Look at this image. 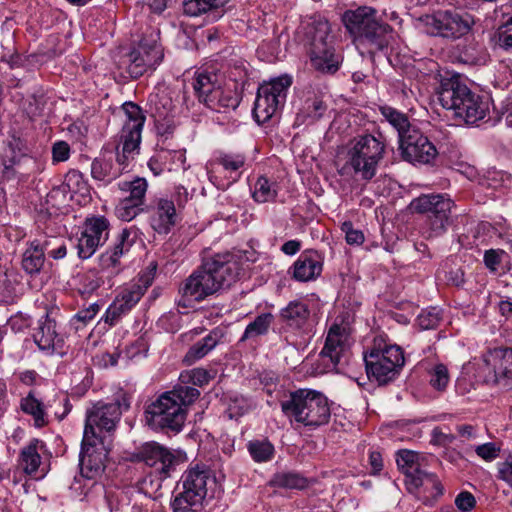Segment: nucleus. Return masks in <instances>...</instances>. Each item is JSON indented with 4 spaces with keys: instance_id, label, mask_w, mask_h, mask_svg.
Returning a JSON list of instances; mask_svg holds the SVG:
<instances>
[{
    "instance_id": "38",
    "label": "nucleus",
    "mask_w": 512,
    "mask_h": 512,
    "mask_svg": "<svg viewBox=\"0 0 512 512\" xmlns=\"http://www.w3.org/2000/svg\"><path fill=\"white\" fill-rule=\"evenodd\" d=\"M225 0H184L183 10L188 16H199L209 11H217L223 6Z\"/></svg>"
},
{
    "instance_id": "17",
    "label": "nucleus",
    "mask_w": 512,
    "mask_h": 512,
    "mask_svg": "<svg viewBox=\"0 0 512 512\" xmlns=\"http://www.w3.org/2000/svg\"><path fill=\"white\" fill-rule=\"evenodd\" d=\"M399 149L402 158L412 164H430L438 155L434 144L416 127L402 136Z\"/></svg>"
},
{
    "instance_id": "19",
    "label": "nucleus",
    "mask_w": 512,
    "mask_h": 512,
    "mask_svg": "<svg viewBox=\"0 0 512 512\" xmlns=\"http://www.w3.org/2000/svg\"><path fill=\"white\" fill-rule=\"evenodd\" d=\"M132 460L143 462L153 468L160 475V479L167 478L178 462L170 449L155 441L146 442L138 447L132 454Z\"/></svg>"
},
{
    "instance_id": "35",
    "label": "nucleus",
    "mask_w": 512,
    "mask_h": 512,
    "mask_svg": "<svg viewBox=\"0 0 512 512\" xmlns=\"http://www.w3.org/2000/svg\"><path fill=\"white\" fill-rule=\"evenodd\" d=\"M379 109L384 119L398 132L399 140L404 134L408 133V129L414 128V126L410 124L406 114L399 110L388 105L380 106Z\"/></svg>"
},
{
    "instance_id": "44",
    "label": "nucleus",
    "mask_w": 512,
    "mask_h": 512,
    "mask_svg": "<svg viewBox=\"0 0 512 512\" xmlns=\"http://www.w3.org/2000/svg\"><path fill=\"white\" fill-rule=\"evenodd\" d=\"M430 385L437 391H445L449 382L450 374L444 364H436L429 372Z\"/></svg>"
},
{
    "instance_id": "9",
    "label": "nucleus",
    "mask_w": 512,
    "mask_h": 512,
    "mask_svg": "<svg viewBox=\"0 0 512 512\" xmlns=\"http://www.w3.org/2000/svg\"><path fill=\"white\" fill-rule=\"evenodd\" d=\"M181 491L171 501L173 512H197L207 496L208 483H214L210 472L196 466L184 472L181 477Z\"/></svg>"
},
{
    "instance_id": "2",
    "label": "nucleus",
    "mask_w": 512,
    "mask_h": 512,
    "mask_svg": "<svg viewBox=\"0 0 512 512\" xmlns=\"http://www.w3.org/2000/svg\"><path fill=\"white\" fill-rule=\"evenodd\" d=\"M343 23L360 54L381 51L389 44L391 27L378 18L376 9L359 6L343 14Z\"/></svg>"
},
{
    "instance_id": "59",
    "label": "nucleus",
    "mask_w": 512,
    "mask_h": 512,
    "mask_svg": "<svg viewBox=\"0 0 512 512\" xmlns=\"http://www.w3.org/2000/svg\"><path fill=\"white\" fill-rule=\"evenodd\" d=\"M498 477L512 486V453L503 462L498 463Z\"/></svg>"
},
{
    "instance_id": "15",
    "label": "nucleus",
    "mask_w": 512,
    "mask_h": 512,
    "mask_svg": "<svg viewBox=\"0 0 512 512\" xmlns=\"http://www.w3.org/2000/svg\"><path fill=\"white\" fill-rule=\"evenodd\" d=\"M109 450L102 439L83 437L79 454L80 474L83 478L99 481L105 472Z\"/></svg>"
},
{
    "instance_id": "57",
    "label": "nucleus",
    "mask_w": 512,
    "mask_h": 512,
    "mask_svg": "<svg viewBox=\"0 0 512 512\" xmlns=\"http://www.w3.org/2000/svg\"><path fill=\"white\" fill-rule=\"evenodd\" d=\"M71 191L66 187V183L54 187L47 195V201L53 202V205L64 204L68 200V194Z\"/></svg>"
},
{
    "instance_id": "5",
    "label": "nucleus",
    "mask_w": 512,
    "mask_h": 512,
    "mask_svg": "<svg viewBox=\"0 0 512 512\" xmlns=\"http://www.w3.org/2000/svg\"><path fill=\"white\" fill-rule=\"evenodd\" d=\"M331 409L320 391L300 388L290 392V417L300 425L315 429L328 423Z\"/></svg>"
},
{
    "instance_id": "45",
    "label": "nucleus",
    "mask_w": 512,
    "mask_h": 512,
    "mask_svg": "<svg viewBox=\"0 0 512 512\" xmlns=\"http://www.w3.org/2000/svg\"><path fill=\"white\" fill-rule=\"evenodd\" d=\"M213 376L205 369L195 368L190 371H185L180 375V381L183 384H192L194 386L207 385Z\"/></svg>"
},
{
    "instance_id": "47",
    "label": "nucleus",
    "mask_w": 512,
    "mask_h": 512,
    "mask_svg": "<svg viewBox=\"0 0 512 512\" xmlns=\"http://www.w3.org/2000/svg\"><path fill=\"white\" fill-rule=\"evenodd\" d=\"M246 158L240 153H220L216 162L225 170L236 172L244 166Z\"/></svg>"
},
{
    "instance_id": "28",
    "label": "nucleus",
    "mask_w": 512,
    "mask_h": 512,
    "mask_svg": "<svg viewBox=\"0 0 512 512\" xmlns=\"http://www.w3.org/2000/svg\"><path fill=\"white\" fill-rule=\"evenodd\" d=\"M129 158L130 157L124 158L123 154H118L116 160L117 164L113 162L112 158H95L91 164V175L95 180L110 183L122 174L120 166H123V169H125L126 161H128Z\"/></svg>"
},
{
    "instance_id": "42",
    "label": "nucleus",
    "mask_w": 512,
    "mask_h": 512,
    "mask_svg": "<svg viewBox=\"0 0 512 512\" xmlns=\"http://www.w3.org/2000/svg\"><path fill=\"white\" fill-rule=\"evenodd\" d=\"M326 110V106L319 99L308 98L302 108V112L298 113L295 120V126L300 125L304 122L306 117H310L313 120L320 118Z\"/></svg>"
},
{
    "instance_id": "51",
    "label": "nucleus",
    "mask_w": 512,
    "mask_h": 512,
    "mask_svg": "<svg viewBox=\"0 0 512 512\" xmlns=\"http://www.w3.org/2000/svg\"><path fill=\"white\" fill-rule=\"evenodd\" d=\"M493 39L501 48H512V16L498 27Z\"/></svg>"
},
{
    "instance_id": "41",
    "label": "nucleus",
    "mask_w": 512,
    "mask_h": 512,
    "mask_svg": "<svg viewBox=\"0 0 512 512\" xmlns=\"http://www.w3.org/2000/svg\"><path fill=\"white\" fill-rule=\"evenodd\" d=\"M418 455L411 450H400L397 452L396 463L398 467L404 472L405 480H409L411 474H416V471H422L417 463Z\"/></svg>"
},
{
    "instance_id": "7",
    "label": "nucleus",
    "mask_w": 512,
    "mask_h": 512,
    "mask_svg": "<svg viewBox=\"0 0 512 512\" xmlns=\"http://www.w3.org/2000/svg\"><path fill=\"white\" fill-rule=\"evenodd\" d=\"M159 39V31L152 29L121 58L120 66L125 68L131 78L141 77L163 61L164 52Z\"/></svg>"
},
{
    "instance_id": "6",
    "label": "nucleus",
    "mask_w": 512,
    "mask_h": 512,
    "mask_svg": "<svg viewBox=\"0 0 512 512\" xmlns=\"http://www.w3.org/2000/svg\"><path fill=\"white\" fill-rule=\"evenodd\" d=\"M192 85L199 101L217 112L235 110L240 104L242 87L236 81L217 86L215 75L201 72L195 76Z\"/></svg>"
},
{
    "instance_id": "50",
    "label": "nucleus",
    "mask_w": 512,
    "mask_h": 512,
    "mask_svg": "<svg viewBox=\"0 0 512 512\" xmlns=\"http://www.w3.org/2000/svg\"><path fill=\"white\" fill-rule=\"evenodd\" d=\"M102 245L99 240L95 241L93 237L82 231L77 244L78 256L82 259H88L96 252L97 248Z\"/></svg>"
},
{
    "instance_id": "8",
    "label": "nucleus",
    "mask_w": 512,
    "mask_h": 512,
    "mask_svg": "<svg viewBox=\"0 0 512 512\" xmlns=\"http://www.w3.org/2000/svg\"><path fill=\"white\" fill-rule=\"evenodd\" d=\"M367 375L379 385L394 380L404 364V356L397 345L375 341L371 350L364 355Z\"/></svg>"
},
{
    "instance_id": "61",
    "label": "nucleus",
    "mask_w": 512,
    "mask_h": 512,
    "mask_svg": "<svg viewBox=\"0 0 512 512\" xmlns=\"http://www.w3.org/2000/svg\"><path fill=\"white\" fill-rule=\"evenodd\" d=\"M208 353V349H206L203 344L198 341L188 350L187 354L185 355V361L188 363H193L196 360L203 358Z\"/></svg>"
},
{
    "instance_id": "29",
    "label": "nucleus",
    "mask_w": 512,
    "mask_h": 512,
    "mask_svg": "<svg viewBox=\"0 0 512 512\" xmlns=\"http://www.w3.org/2000/svg\"><path fill=\"white\" fill-rule=\"evenodd\" d=\"M44 446V443L39 439H32L27 446L23 447L20 453V464L23 471L35 479H40L45 474L44 469L40 470L41 456L39 454Z\"/></svg>"
},
{
    "instance_id": "20",
    "label": "nucleus",
    "mask_w": 512,
    "mask_h": 512,
    "mask_svg": "<svg viewBox=\"0 0 512 512\" xmlns=\"http://www.w3.org/2000/svg\"><path fill=\"white\" fill-rule=\"evenodd\" d=\"M204 262L208 272L217 281L219 290L231 287L243 273L240 260L231 253H218L204 259Z\"/></svg>"
},
{
    "instance_id": "1",
    "label": "nucleus",
    "mask_w": 512,
    "mask_h": 512,
    "mask_svg": "<svg viewBox=\"0 0 512 512\" xmlns=\"http://www.w3.org/2000/svg\"><path fill=\"white\" fill-rule=\"evenodd\" d=\"M333 39L330 23L319 14L303 17L295 31V40L304 45L312 66L321 73L334 74L342 62Z\"/></svg>"
},
{
    "instance_id": "53",
    "label": "nucleus",
    "mask_w": 512,
    "mask_h": 512,
    "mask_svg": "<svg viewBox=\"0 0 512 512\" xmlns=\"http://www.w3.org/2000/svg\"><path fill=\"white\" fill-rule=\"evenodd\" d=\"M275 197L276 191L270 188L268 180L265 178L258 179L255 185V191L253 193V198L255 201L264 203L274 199Z\"/></svg>"
},
{
    "instance_id": "63",
    "label": "nucleus",
    "mask_w": 512,
    "mask_h": 512,
    "mask_svg": "<svg viewBox=\"0 0 512 512\" xmlns=\"http://www.w3.org/2000/svg\"><path fill=\"white\" fill-rule=\"evenodd\" d=\"M431 435H432L431 442L433 444H436V445L445 446V445L451 444L453 442V440H454V436L453 435L448 434V433H444L439 428H434L432 430V434Z\"/></svg>"
},
{
    "instance_id": "43",
    "label": "nucleus",
    "mask_w": 512,
    "mask_h": 512,
    "mask_svg": "<svg viewBox=\"0 0 512 512\" xmlns=\"http://www.w3.org/2000/svg\"><path fill=\"white\" fill-rule=\"evenodd\" d=\"M64 182L71 193H78L82 196L89 195V184L80 171L74 169L69 170L65 175Z\"/></svg>"
},
{
    "instance_id": "48",
    "label": "nucleus",
    "mask_w": 512,
    "mask_h": 512,
    "mask_svg": "<svg viewBox=\"0 0 512 512\" xmlns=\"http://www.w3.org/2000/svg\"><path fill=\"white\" fill-rule=\"evenodd\" d=\"M130 311L128 305L123 304L115 298V300L106 309L105 315L102 318L109 326H114L119 322L123 315Z\"/></svg>"
},
{
    "instance_id": "34",
    "label": "nucleus",
    "mask_w": 512,
    "mask_h": 512,
    "mask_svg": "<svg viewBox=\"0 0 512 512\" xmlns=\"http://www.w3.org/2000/svg\"><path fill=\"white\" fill-rule=\"evenodd\" d=\"M150 285L151 278L149 276L140 277L137 282L125 288L116 299L128 305V308L131 310L139 302Z\"/></svg>"
},
{
    "instance_id": "10",
    "label": "nucleus",
    "mask_w": 512,
    "mask_h": 512,
    "mask_svg": "<svg viewBox=\"0 0 512 512\" xmlns=\"http://www.w3.org/2000/svg\"><path fill=\"white\" fill-rule=\"evenodd\" d=\"M473 376L476 381L498 383L501 379L512 380V349L497 348L488 351L481 360L463 366V375Z\"/></svg>"
},
{
    "instance_id": "55",
    "label": "nucleus",
    "mask_w": 512,
    "mask_h": 512,
    "mask_svg": "<svg viewBox=\"0 0 512 512\" xmlns=\"http://www.w3.org/2000/svg\"><path fill=\"white\" fill-rule=\"evenodd\" d=\"M341 231L345 234L346 242L350 245H361L364 242L363 232L359 229H355L350 221L342 223Z\"/></svg>"
},
{
    "instance_id": "13",
    "label": "nucleus",
    "mask_w": 512,
    "mask_h": 512,
    "mask_svg": "<svg viewBox=\"0 0 512 512\" xmlns=\"http://www.w3.org/2000/svg\"><path fill=\"white\" fill-rule=\"evenodd\" d=\"M187 411L165 392L145 409L147 425L156 431L179 433L185 423Z\"/></svg>"
},
{
    "instance_id": "23",
    "label": "nucleus",
    "mask_w": 512,
    "mask_h": 512,
    "mask_svg": "<svg viewBox=\"0 0 512 512\" xmlns=\"http://www.w3.org/2000/svg\"><path fill=\"white\" fill-rule=\"evenodd\" d=\"M216 283L217 281L208 272V267L203 261L202 265L182 283L179 291L184 297L202 301L219 291Z\"/></svg>"
},
{
    "instance_id": "12",
    "label": "nucleus",
    "mask_w": 512,
    "mask_h": 512,
    "mask_svg": "<svg viewBox=\"0 0 512 512\" xmlns=\"http://www.w3.org/2000/svg\"><path fill=\"white\" fill-rule=\"evenodd\" d=\"M419 22L429 35L458 39L471 30L474 17L464 11L440 10L420 17Z\"/></svg>"
},
{
    "instance_id": "36",
    "label": "nucleus",
    "mask_w": 512,
    "mask_h": 512,
    "mask_svg": "<svg viewBox=\"0 0 512 512\" xmlns=\"http://www.w3.org/2000/svg\"><path fill=\"white\" fill-rule=\"evenodd\" d=\"M273 320L274 316L271 313H262L258 315L254 321L250 322L246 326L240 340L245 341L267 334Z\"/></svg>"
},
{
    "instance_id": "56",
    "label": "nucleus",
    "mask_w": 512,
    "mask_h": 512,
    "mask_svg": "<svg viewBox=\"0 0 512 512\" xmlns=\"http://www.w3.org/2000/svg\"><path fill=\"white\" fill-rule=\"evenodd\" d=\"M500 448L493 442L475 447V453L485 461H493L499 456Z\"/></svg>"
},
{
    "instance_id": "14",
    "label": "nucleus",
    "mask_w": 512,
    "mask_h": 512,
    "mask_svg": "<svg viewBox=\"0 0 512 512\" xmlns=\"http://www.w3.org/2000/svg\"><path fill=\"white\" fill-rule=\"evenodd\" d=\"M287 92V75H282L269 83L260 85L253 108V116L258 124L269 121L284 108Z\"/></svg>"
},
{
    "instance_id": "24",
    "label": "nucleus",
    "mask_w": 512,
    "mask_h": 512,
    "mask_svg": "<svg viewBox=\"0 0 512 512\" xmlns=\"http://www.w3.org/2000/svg\"><path fill=\"white\" fill-rule=\"evenodd\" d=\"M320 355L328 359L333 367L348 361L349 334L345 327L338 324L330 327Z\"/></svg>"
},
{
    "instance_id": "58",
    "label": "nucleus",
    "mask_w": 512,
    "mask_h": 512,
    "mask_svg": "<svg viewBox=\"0 0 512 512\" xmlns=\"http://www.w3.org/2000/svg\"><path fill=\"white\" fill-rule=\"evenodd\" d=\"M454 502L456 507L462 512L471 511L476 505L475 497L468 491L460 492Z\"/></svg>"
},
{
    "instance_id": "62",
    "label": "nucleus",
    "mask_w": 512,
    "mask_h": 512,
    "mask_svg": "<svg viewBox=\"0 0 512 512\" xmlns=\"http://www.w3.org/2000/svg\"><path fill=\"white\" fill-rule=\"evenodd\" d=\"M51 240L53 241V244L46 250V254L55 260L64 258L67 254L65 243L55 238Z\"/></svg>"
},
{
    "instance_id": "11",
    "label": "nucleus",
    "mask_w": 512,
    "mask_h": 512,
    "mask_svg": "<svg viewBox=\"0 0 512 512\" xmlns=\"http://www.w3.org/2000/svg\"><path fill=\"white\" fill-rule=\"evenodd\" d=\"M454 203L450 198L437 194H425L414 199L410 207L418 213L427 214L422 233L426 238L443 235L450 225V213Z\"/></svg>"
},
{
    "instance_id": "3",
    "label": "nucleus",
    "mask_w": 512,
    "mask_h": 512,
    "mask_svg": "<svg viewBox=\"0 0 512 512\" xmlns=\"http://www.w3.org/2000/svg\"><path fill=\"white\" fill-rule=\"evenodd\" d=\"M438 100L443 108L451 110L455 117L466 124H475L482 120L489 109L488 102L480 95L453 79L442 82Z\"/></svg>"
},
{
    "instance_id": "25",
    "label": "nucleus",
    "mask_w": 512,
    "mask_h": 512,
    "mask_svg": "<svg viewBox=\"0 0 512 512\" xmlns=\"http://www.w3.org/2000/svg\"><path fill=\"white\" fill-rule=\"evenodd\" d=\"M179 216L173 200L159 198L155 201L150 218L151 227L158 234L167 235L178 223Z\"/></svg>"
},
{
    "instance_id": "39",
    "label": "nucleus",
    "mask_w": 512,
    "mask_h": 512,
    "mask_svg": "<svg viewBox=\"0 0 512 512\" xmlns=\"http://www.w3.org/2000/svg\"><path fill=\"white\" fill-rule=\"evenodd\" d=\"M170 398H174L175 402L186 410V407L194 403L200 396V391L187 384L181 383L174 387L173 390L165 392Z\"/></svg>"
},
{
    "instance_id": "16",
    "label": "nucleus",
    "mask_w": 512,
    "mask_h": 512,
    "mask_svg": "<svg viewBox=\"0 0 512 512\" xmlns=\"http://www.w3.org/2000/svg\"><path fill=\"white\" fill-rule=\"evenodd\" d=\"M122 404L119 401L105 403L99 401L86 411V422L83 437L88 436L95 439H102L95 431L111 432L116 428L122 414Z\"/></svg>"
},
{
    "instance_id": "33",
    "label": "nucleus",
    "mask_w": 512,
    "mask_h": 512,
    "mask_svg": "<svg viewBox=\"0 0 512 512\" xmlns=\"http://www.w3.org/2000/svg\"><path fill=\"white\" fill-rule=\"evenodd\" d=\"M322 266L316 257L302 254L294 264V278L299 281H310L320 275Z\"/></svg>"
},
{
    "instance_id": "32",
    "label": "nucleus",
    "mask_w": 512,
    "mask_h": 512,
    "mask_svg": "<svg viewBox=\"0 0 512 512\" xmlns=\"http://www.w3.org/2000/svg\"><path fill=\"white\" fill-rule=\"evenodd\" d=\"M20 408L25 414L32 417L35 427L42 428L48 424L46 407L32 391L21 399Z\"/></svg>"
},
{
    "instance_id": "54",
    "label": "nucleus",
    "mask_w": 512,
    "mask_h": 512,
    "mask_svg": "<svg viewBox=\"0 0 512 512\" xmlns=\"http://www.w3.org/2000/svg\"><path fill=\"white\" fill-rule=\"evenodd\" d=\"M133 245V239L131 238V232L128 229H123L118 237L117 241L114 244L113 250L111 252L119 258L126 252L130 250Z\"/></svg>"
},
{
    "instance_id": "31",
    "label": "nucleus",
    "mask_w": 512,
    "mask_h": 512,
    "mask_svg": "<svg viewBox=\"0 0 512 512\" xmlns=\"http://www.w3.org/2000/svg\"><path fill=\"white\" fill-rule=\"evenodd\" d=\"M22 148V141L15 134L11 136L0 154V162L3 166L2 175L7 179H11L15 176L14 165L19 162L17 152H20Z\"/></svg>"
},
{
    "instance_id": "60",
    "label": "nucleus",
    "mask_w": 512,
    "mask_h": 512,
    "mask_svg": "<svg viewBox=\"0 0 512 512\" xmlns=\"http://www.w3.org/2000/svg\"><path fill=\"white\" fill-rule=\"evenodd\" d=\"M70 147L64 141L54 143L52 147V157L54 162H63L69 159Z\"/></svg>"
},
{
    "instance_id": "18",
    "label": "nucleus",
    "mask_w": 512,
    "mask_h": 512,
    "mask_svg": "<svg viewBox=\"0 0 512 512\" xmlns=\"http://www.w3.org/2000/svg\"><path fill=\"white\" fill-rule=\"evenodd\" d=\"M121 109L125 120L120 132V143L123 157L128 158L133 157V154L139 149L146 117L141 107L133 102H125Z\"/></svg>"
},
{
    "instance_id": "40",
    "label": "nucleus",
    "mask_w": 512,
    "mask_h": 512,
    "mask_svg": "<svg viewBox=\"0 0 512 512\" xmlns=\"http://www.w3.org/2000/svg\"><path fill=\"white\" fill-rule=\"evenodd\" d=\"M247 449L256 462H266L271 459L274 447L266 439L263 440H252L247 444Z\"/></svg>"
},
{
    "instance_id": "49",
    "label": "nucleus",
    "mask_w": 512,
    "mask_h": 512,
    "mask_svg": "<svg viewBox=\"0 0 512 512\" xmlns=\"http://www.w3.org/2000/svg\"><path fill=\"white\" fill-rule=\"evenodd\" d=\"M442 319L441 310L438 308H431L422 311L417 317V324L422 330H429L436 328Z\"/></svg>"
},
{
    "instance_id": "27",
    "label": "nucleus",
    "mask_w": 512,
    "mask_h": 512,
    "mask_svg": "<svg viewBox=\"0 0 512 512\" xmlns=\"http://www.w3.org/2000/svg\"><path fill=\"white\" fill-rule=\"evenodd\" d=\"M52 240H33L27 244L22 255V268L29 275L39 274L45 263L46 250L52 246Z\"/></svg>"
},
{
    "instance_id": "21",
    "label": "nucleus",
    "mask_w": 512,
    "mask_h": 512,
    "mask_svg": "<svg viewBox=\"0 0 512 512\" xmlns=\"http://www.w3.org/2000/svg\"><path fill=\"white\" fill-rule=\"evenodd\" d=\"M119 189L128 193L116 206L115 212L118 218L123 221H131L141 211L147 191V181L144 178H135L132 181H122L118 183Z\"/></svg>"
},
{
    "instance_id": "26",
    "label": "nucleus",
    "mask_w": 512,
    "mask_h": 512,
    "mask_svg": "<svg viewBox=\"0 0 512 512\" xmlns=\"http://www.w3.org/2000/svg\"><path fill=\"white\" fill-rule=\"evenodd\" d=\"M33 339L41 350L47 351L61 347L63 343L57 323L49 314H45L38 320L37 327L34 328Z\"/></svg>"
},
{
    "instance_id": "22",
    "label": "nucleus",
    "mask_w": 512,
    "mask_h": 512,
    "mask_svg": "<svg viewBox=\"0 0 512 512\" xmlns=\"http://www.w3.org/2000/svg\"><path fill=\"white\" fill-rule=\"evenodd\" d=\"M312 330L307 305L301 302L290 303V345L297 351L304 350L313 336Z\"/></svg>"
},
{
    "instance_id": "30",
    "label": "nucleus",
    "mask_w": 512,
    "mask_h": 512,
    "mask_svg": "<svg viewBox=\"0 0 512 512\" xmlns=\"http://www.w3.org/2000/svg\"><path fill=\"white\" fill-rule=\"evenodd\" d=\"M405 483L410 491L422 488L424 492L429 493L434 498L443 494V486L437 476L423 470L411 474L409 480H405Z\"/></svg>"
},
{
    "instance_id": "46",
    "label": "nucleus",
    "mask_w": 512,
    "mask_h": 512,
    "mask_svg": "<svg viewBox=\"0 0 512 512\" xmlns=\"http://www.w3.org/2000/svg\"><path fill=\"white\" fill-rule=\"evenodd\" d=\"M507 258V253L502 249H489L484 253L483 261L485 267L491 273H497L503 269V261Z\"/></svg>"
},
{
    "instance_id": "52",
    "label": "nucleus",
    "mask_w": 512,
    "mask_h": 512,
    "mask_svg": "<svg viewBox=\"0 0 512 512\" xmlns=\"http://www.w3.org/2000/svg\"><path fill=\"white\" fill-rule=\"evenodd\" d=\"M119 257L114 255L113 252L107 251L101 254L99 258V265L103 272H107L108 276L117 275L120 272Z\"/></svg>"
},
{
    "instance_id": "37",
    "label": "nucleus",
    "mask_w": 512,
    "mask_h": 512,
    "mask_svg": "<svg viewBox=\"0 0 512 512\" xmlns=\"http://www.w3.org/2000/svg\"><path fill=\"white\" fill-rule=\"evenodd\" d=\"M108 228V220L103 216H99L87 218L84 223L83 231L93 237L95 241L99 240V242L104 245L108 239Z\"/></svg>"
},
{
    "instance_id": "4",
    "label": "nucleus",
    "mask_w": 512,
    "mask_h": 512,
    "mask_svg": "<svg viewBox=\"0 0 512 512\" xmlns=\"http://www.w3.org/2000/svg\"><path fill=\"white\" fill-rule=\"evenodd\" d=\"M385 143L371 134L353 138L346 147V162L342 172H352L361 180H371L385 155Z\"/></svg>"
},
{
    "instance_id": "64",
    "label": "nucleus",
    "mask_w": 512,
    "mask_h": 512,
    "mask_svg": "<svg viewBox=\"0 0 512 512\" xmlns=\"http://www.w3.org/2000/svg\"><path fill=\"white\" fill-rule=\"evenodd\" d=\"M102 284V280L94 274H88L83 279V291L87 293L94 292Z\"/></svg>"
}]
</instances>
